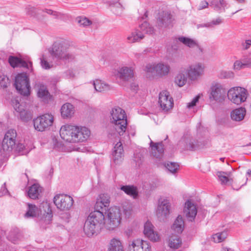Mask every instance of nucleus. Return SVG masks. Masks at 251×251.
Returning <instances> with one entry per match:
<instances>
[{"label": "nucleus", "mask_w": 251, "mask_h": 251, "mask_svg": "<svg viewBox=\"0 0 251 251\" xmlns=\"http://www.w3.org/2000/svg\"><path fill=\"white\" fill-rule=\"evenodd\" d=\"M101 229V228L99 227V226H98L87 219L84 225L83 230L87 236L91 237L93 235H97Z\"/></svg>", "instance_id": "nucleus-25"}, {"label": "nucleus", "mask_w": 251, "mask_h": 251, "mask_svg": "<svg viewBox=\"0 0 251 251\" xmlns=\"http://www.w3.org/2000/svg\"><path fill=\"white\" fill-rule=\"evenodd\" d=\"M151 250L149 242L140 239L133 240L128 245V251H151Z\"/></svg>", "instance_id": "nucleus-16"}, {"label": "nucleus", "mask_w": 251, "mask_h": 251, "mask_svg": "<svg viewBox=\"0 0 251 251\" xmlns=\"http://www.w3.org/2000/svg\"><path fill=\"white\" fill-rule=\"evenodd\" d=\"M246 114V111L245 108L241 107L232 111L230 113V117L233 121L240 122L244 119Z\"/></svg>", "instance_id": "nucleus-34"}, {"label": "nucleus", "mask_w": 251, "mask_h": 251, "mask_svg": "<svg viewBox=\"0 0 251 251\" xmlns=\"http://www.w3.org/2000/svg\"><path fill=\"white\" fill-rule=\"evenodd\" d=\"M178 147L182 150H194L197 148L195 141L190 137L182 138L178 143Z\"/></svg>", "instance_id": "nucleus-26"}, {"label": "nucleus", "mask_w": 251, "mask_h": 251, "mask_svg": "<svg viewBox=\"0 0 251 251\" xmlns=\"http://www.w3.org/2000/svg\"><path fill=\"white\" fill-rule=\"evenodd\" d=\"M187 82V77L183 73H179L175 77V82L179 87L183 86Z\"/></svg>", "instance_id": "nucleus-48"}, {"label": "nucleus", "mask_w": 251, "mask_h": 251, "mask_svg": "<svg viewBox=\"0 0 251 251\" xmlns=\"http://www.w3.org/2000/svg\"><path fill=\"white\" fill-rule=\"evenodd\" d=\"M124 212L126 217H129L132 212V207L130 205H128L126 207H124Z\"/></svg>", "instance_id": "nucleus-58"}, {"label": "nucleus", "mask_w": 251, "mask_h": 251, "mask_svg": "<svg viewBox=\"0 0 251 251\" xmlns=\"http://www.w3.org/2000/svg\"><path fill=\"white\" fill-rule=\"evenodd\" d=\"M76 143L87 141L91 135L90 130L86 126H76Z\"/></svg>", "instance_id": "nucleus-24"}, {"label": "nucleus", "mask_w": 251, "mask_h": 251, "mask_svg": "<svg viewBox=\"0 0 251 251\" xmlns=\"http://www.w3.org/2000/svg\"><path fill=\"white\" fill-rule=\"evenodd\" d=\"M24 150H27V149L26 148L25 146L22 144H18L17 146V150L19 151H24Z\"/></svg>", "instance_id": "nucleus-64"}, {"label": "nucleus", "mask_w": 251, "mask_h": 251, "mask_svg": "<svg viewBox=\"0 0 251 251\" xmlns=\"http://www.w3.org/2000/svg\"><path fill=\"white\" fill-rule=\"evenodd\" d=\"M226 91L223 86L219 83H213L210 88L209 99L211 100H215L220 102L224 100Z\"/></svg>", "instance_id": "nucleus-13"}, {"label": "nucleus", "mask_w": 251, "mask_h": 251, "mask_svg": "<svg viewBox=\"0 0 251 251\" xmlns=\"http://www.w3.org/2000/svg\"><path fill=\"white\" fill-rule=\"evenodd\" d=\"M37 97L41 100L47 101L50 97V93L47 86L40 82H36L34 86Z\"/></svg>", "instance_id": "nucleus-23"}, {"label": "nucleus", "mask_w": 251, "mask_h": 251, "mask_svg": "<svg viewBox=\"0 0 251 251\" xmlns=\"http://www.w3.org/2000/svg\"><path fill=\"white\" fill-rule=\"evenodd\" d=\"M158 104L161 109L165 112L168 111L173 108L174 100L168 91L164 90L160 92Z\"/></svg>", "instance_id": "nucleus-14"}, {"label": "nucleus", "mask_w": 251, "mask_h": 251, "mask_svg": "<svg viewBox=\"0 0 251 251\" xmlns=\"http://www.w3.org/2000/svg\"><path fill=\"white\" fill-rule=\"evenodd\" d=\"M13 107L15 111L19 114L20 119L24 122H27L31 120L32 115L31 113L25 109V106L20 104L17 100L12 101Z\"/></svg>", "instance_id": "nucleus-18"}, {"label": "nucleus", "mask_w": 251, "mask_h": 251, "mask_svg": "<svg viewBox=\"0 0 251 251\" xmlns=\"http://www.w3.org/2000/svg\"><path fill=\"white\" fill-rule=\"evenodd\" d=\"M9 84V78L4 75H0V86L3 88H6Z\"/></svg>", "instance_id": "nucleus-51"}, {"label": "nucleus", "mask_w": 251, "mask_h": 251, "mask_svg": "<svg viewBox=\"0 0 251 251\" xmlns=\"http://www.w3.org/2000/svg\"><path fill=\"white\" fill-rule=\"evenodd\" d=\"M124 157V151L121 141L115 144L112 151V160L115 164H120Z\"/></svg>", "instance_id": "nucleus-21"}, {"label": "nucleus", "mask_w": 251, "mask_h": 251, "mask_svg": "<svg viewBox=\"0 0 251 251\" xmlns=\"http://www.w3.org/2000/svg\"><path fill=\"white\" fill-rule=\"evenodd\" d=\"M120 189L133 199H136L138 197L137 188L133 185H123L121 187Z\"/></svg>", "instance_id": "nucleus-37"}, {"label": "nucleus", "mask_w": 251, "mask_h": 251, "mask_svg": "<svg viewBox=\"0 0 251 251\" xmlns=\"http://www.w3.org/2000/svg\"><path fill=\"white\" fill-rule=\"evenodd\" d=\"M181 240L178 236L172 235L169 237L168 246L170 248L174 250L177 249L181 247Z\"/></svg>", "instance_id": "nucleus-38"}, {"label": "nucleus", "mask_w": 251, "mask_h": 251, "mask_svg": "<svg viewBox=\"0 0 251 251\" xmlns=\"http://www.w3.org/2000/svg\"><path fill=\"white\" fill-rule=\"evenodd\" d=\"M87 219L101 229L103 227L106 228L105 216L102 211L95 210L92 212L88 216Z\"/></svg>", "instance_id": "nucleus-17"}, {"label": "nucleus", "mask_w": 251, "mask_h": 251, "mask_svg": "<svg viewBox=\"0 0 251 251\" xmlns=\"http://www.w3.org/2000/svg\"><path fill=\"white\" fill-rule=\"evenodd\" d=\"M70 44L64 39L56 40L50 50V55L57 60L70 61L74 58V55L69 51Z\"/></svg>", "instance_id": "nucleus-1"}, {"label": "nucleus", "mask_w": 251, "mask_h": 251, "mask_svg": "<svg viewBox=\"0 0 251 251\" xmlns=\"http://www.w3.org/2000/svg\"><path fill=\"white\" fill-rule=\"evenodd\" d=\"M108 251H124V248L121 241L117 238L112 239L109 243Z\"/></svg>", "instance_id": "nucleus-36"}, {"label": "nucleus", "mask_w": 251, "mask_h": 251, "mask_svg": "<svg viewBox=\"0 0 251 251\" xmlns=\"http://www.w3.org/2000/svg\"><path fill=\"white\" fill-rule=\"evenodd\" d=\"M8 62L10 65L13 68L17 67H23L27 69H29L32 66V63L30 62H26L17 57L12 56H10L9 57Z\"/></svg>", "instance_id": "nucleus-30"}, {"label": "nucleus", "mask_w": 251, "mask_h": 251, "mask_svg": "<svg viewBox=\"0 0 251 251\" xmlns=\"http://www.w3.org/2000/svg\"><path fill=\"white\" fill-rule=\"evenodd\" d=\"M178 41L182 43L185 46L189 48L193 49L197 46L198 41L194 39L184 36H180L178 38Z\"/></svg>", "instance_id": "nucleus-42"}, {"label": "nucleus", "mask_w": 251, "mask_h": 251, "mask_svg": "<svg viewBox=\"0 0 251 251\" xmlns=\"http://www.w3.org/2000/svg\"><path fill=\"white\" fill-rule=\"evenodd\" d=\"M15 86L19 93L25 96L30 95V86L29 78L26 74H18L15 77Z\"/></svg>", "instance_id": "nucleus-6"}, {"label": "nucleus", "mask_w": 251, "mask_h": 251, "mask_svg": "<svg viewBox=\"0 0 251 251\" xmlns=\"http://www.w3.org/2000/svg\"><path fill=\"white\" fill-rule=\"evenodd\" d=\"M171 204L166 197L160 198L158 201L156 215L160 220H164L170 214Z\"/></svg>", "instance_id": "nucleus-10"}, {"label": "nucleus", "mask_w": 251, "mask_h": 251, "mask_svg": "<svg viewBox=\"0 0 251 251\" xmlns=\"http://www.w3.org/2000/svg\"><path fill=\"white\" fill-rule=\"evenodd\" d=\"M229 174L224 172H218L217 176L222 184L230 185L232 183V179L228 177Z\"/></svg>", "instance_id": "nucleus-45"}, {"label": "nucleus", "mask_w": 251, "mask_h": 251, "mask_svg": "<svg viewBox=\"0 0 251 251\" xmlns=\"http://www.w3.org/2000/svg\"><path fill=\"white\" fill-rule=\"evenodd\" d=\"M61 114L63 118H71L75 113V107L71 103L67 102L61 108Z\"/></svg>", "instance_id": "nucleus-31"}, {"label": "nucleus", "mask_w": 251, "mask_h": 251, "mask_svg": "<svg viewBox=\"0 0 251 251\" xmlns=\"http://www.w3.org/2000/svg\"><path fill=\"white\" fill-rule=\"evenodd\" d=\"M248 95L247 91L241 87L230 88L227 93L228 99L236 104H240L246 101Z\"/></svg>", "instance_id": "nucleus-7"}, {"label": "nucleus", "mask_w": 251, "mask_h": 251, "mask_svg": "<svg viewBox=\"0 0 251 251\" xmlns=\"http://www.w3.org/2000/svg\"><path fill=\"white\" fill-rule=\"evenodd\" d=\"M106 218L105 219L106 228L112 230L117 227L121 220V213L120 209L116 207L110 208L106 213Z\"/></svg>", "instance_id": "nucleus-4"}, {"label": "nucleus", "mask_w": 251, "mask_h": 251, "mask_svg": "<svg viewBox=\"0 0 251 251\" xmlns=\"http://www.w3.org/2000/svg\"><path fill=\"white\" fill-rule=\"evenodd\" d=\"M21 238V234L18 229L11 230L7 236V239L11 242L16 244Z\"/></svg>", "instance_id": "nucleus-44"}, {"label": "nucleus", "mask_w": 251, "mask_h": 251, "mask_svg": "<svg viewBox=\"0 0 251 251\" xmlns=\"http://www.w3.org/2000/svg\"><path fill=\"white\" fill-rule=\"evenodd\" d=\"M53 144L54 148L60 149L62 147V144L58 142L56 139H53Z\"/></svg>", "instance_id": "nucleus-62"}, {"label": "nucleus", "mask_w": 251, "mask_h": 251, "mask_svg": "<svg viewBox=\"0 0 251 251\" xmlns=\"http://www.w3.org/2000/svg\"><path fill=\"white\" fill-rule=\"evenodd\" d=\"M227 236L226 231H223L217 233L213 236V239L215 242L220 243L225 240Z\"/></svg>", "instance_id": "nucleus-49"}, {"label": "nucleus", "mask_w": 251, "mask_h": 251, "mask_svg": "<svg viewBox=\"0 0 251 251\" xmlns=\"http://www.w3.org/2000/svg\"><path fill=\"white\" fill-rule=\"evenodd\" d=\"M200 96V95H198L196 96L191 102L187 103V107L189 108H191L193 107L194 106L196 105V103L199 101Z\"/></svg>", "instance_id": "nucleus-55"}, {"label": "nucleus", "mask_w": 251, "mask_h": 251, "mask_svg": "<svg viewBox=\"0 0 251 251\" xmlns=\"http://www.w3.org/2000/svg\"><path fill=\"white\" fill-rule=\"evenodd\" d=\"M208 5L209 3L207 1L205 0H201L198 4L197 9L198 10H201L205 9L208 7Z\"/></svg>", "instance_id": "nucleus-54"}, {"label": "nucleus", "mask_w": 251, "mask_h": 251, "mask_svg": "<svg viewBox=\"0 0 251 251\" xmlns=\"http://www.w3.org/2000/svg\"><path fill=\"white\" fill-rule=\"evenodd\" d=\"M26 212L24 215L25 218H33L42 213L41 208H38L35 204L27 203Z\"/></svg>", "instance_id": "nucleus-29"}, {"label": "nucleus", "mask_w": 251, "mask_h": 251, "mask_svg": "<svg viewBox=\"0 0 251 251\" xmlns=\"http://www.w3.org/2000/svg\"><path fill=\"white\" fill-rule=\"evenodd\" d=\"M205 67L201 62H196L190 65L186 69V74L191 82L198 81L204 74Z\"/></svg>", "instance_id": "nucleus-5"}, {"label": "nucleus", "mask_w": 251, "mask_h": 251, "mask_svg": "<svg viewBox=\"0 0 251 251\" xmlns=\"http://www.w3.org/2000/svg\"><path fill=\"white\" fill-rule=\"evenodd\" d=\"M45 12L49 15H52L56 18H58L61 15V13L56 11H54L51 9H46Z\"/></svg>", "instance_id": "nucleus-59"}, {"label": "nucleus", "mask_w": 251, "mask_h": 251, "mask_svg": "<svg viewBox=\"0 0 251 251\" xmlns=\"http://www.w3.org/2000/svg\"><path fill=\"white\" fill-rule=\"evenodd\" d=\"M98 200L101 201L103 203L106 204L107 206H109L110 203V197L108 195L105 194H100Z\"/></svg>", "instance_id": "nucleus-52"}, {"label": "nucleus", "mask_w": 251, "mask_h": 251, "mask_svg": "<svg viewBox=\"0 0 251 251\" xmlns=\"http://www.w3.org/2000/svg\"><path fill=\"white\" fill-rule=\"evenodd\" d=\"M144 71L148 75L162 77L168 75L170 71V65L164 62H158L147 64Z\"/></svg>", "instance_id": "nucleus-3"}, {"label": "nucleus", "mask_w": 251, "mask_h": 251, "mask_svg": "<svg viewBox=\"0 0 251 251\" xmlns=\"http://www.w3.org/2000/svg\"><path fill=\"white\" fill-rule=\"evenodd\" d=\"M140 31L145 35V34H152L154 32L153 27L147 22H144L139 27Z\"/></svg>", "instance_id": "nucleus-43"}, {"label": "nucleus", "mask_w": 251, "mask_h": 251, "mask_svg": "<svg viewBox=\"0 0 251 251\" xmlns=\"http://www.w3.org/2000/svg\"><path fill=\"white\" fill-rule=\"evenodd\" d=\"M76 126L65 125L60 129V135L64 141L69 143H76Z\"/></svg>", "instance_id": "nucleus-11"}, {"label": "nucleus", "mask_w": 251, "mask_h": 251, "mask_svg": "<svg viewBox=\"0 0 251 251\" xmlns=\"http://www.w3.org/2000/svg\"><path fill=\"white\" fill-rule=\"evenodd\" d=\"M16 137L15 130L10 129L6 131L2 143V149L4 151H10L15 147Z\"/></svg>", "instance_id": "nucleus-12"}, {"label": "nucleus", "mask_w": 251, "mask_h": 251, "mask_svg": "<svg viewBox=\"0 0 251 251\" xmlns=\"http://www.w3.org/2000/svg\"><path fill=\"white\" fill-rule=\"evenodd\" d=\"M53 121L54 118L51 114L38 116L33 120L34 128L39 131H45L52 125Z\"/></svg>", "instance_id": "nucleus-8"}, {"label": "nucleus", "mask_w": 251, "mask_h": 251, "mask_svg": "<svg viewBox=\"0 0 251 251\" xmlns=\"http://www.w3.org/2000/svg\"><path fill=\"white\" fill-rule=\"evenodd\" d=\"M110 114V123L113 129L120 136L123 135L126 131L127 125L125 111L117 107L112 108Z\"/></svg>", "instance_id": "nucleus-2"}, {"label": "nucleus", "mask_w": 251, "mask_h": 251, "mask_svg": "<svg viewBox=\"0 0 251 251\" xmlns=\"http://www.w3.org/2000/svg\"><path fill=\"white\" fill-rule=\"evenodd\" d=\"M168 171L172 174H176L179 169V165L178 163L172 162H169L165 165Z\"/></svg>", "instance_id": "nucleus-47"}, {"label": "nucleus", "mask_w": 251, "mask_h": 251, "mask_svg": "<svg viewBox=\"0 0 251 251\" xmlns=\"http://www.w3.org/2000/svg\"><path fill=\"white\" fill-rule=\"evenodd\" d=\"M43 207L45 208V212L46 215L44 214L43 218L41 220V224L44 226V225H48L52 221V214L51 210L50 208L49 205L47 203H42Z\"/></svg>", "instance_id": "nucleus-33"}, {"label": "nucleus", "mask_w": 251, "mask_h": 251, "mask_svg": "<svg viewBox=\"0 0 251 251\" xmlns=\"http://www.w3.org/2000/svg\"><path fill=\"white\" fill-rule=\"evenodd\" d=\"M184 223L181 216H178L175 221L172 228L177 233H181L184 229Z\"/></svg>", "instance_id": "nucleus-39"}, {"label": "nucleus", "mask_w": 251, "mask_h": 251, "mask_svg": "<svg viewBox=\"0 0 251 251\" xmlns=\"http://www.w3.org/2000/svg\"><path fill=\"white\" fill-rule=\"evenodd\" d=\"M77 22L80 25L83 26H87L92 24V22L88 18L84 17H80L78 18Z\"/></svg>", "instance_id": "nucleus-50"}, {"label": "nucleus", "mask_w": 251, "mask_h": 251, "mask_svg": "<svg viewBox=\"0 0 251 251\" xmlns=\"http://www.w3.org/2000/svg\"><path fill=\"white\" fill-rule=\"evenodd\" d=\"M53 202L61 211L69 210L73 206L74 200L72 197L65 194H57L54 197Z\"/></svg>", "instance_id": "nucleus-9"}, {"label": "nucleus", "mask_w": 251, "mask_h": 251, "mask_svg": "<svg viewBox=\"0 0 251 251\" xmlns=\"http://www.w3.org/2000/svg\"><path fill=\"white\" fill-rule=\"evenodd\" d=\"M130 88L133 92H137L138 90V84L135 82H132L130 84Z\"/></svg>", "instance_id": "nucleus-61"}, {"label": "nucleus", "mask_w": 251, "mask_h": 251, "mask_svg": "<svg viewBox=\"0 0 251 251\" xmlns=\"http://www.w3.org/2000/svg\"><path fill=\"white\" fill-rule=\"evenodd\" d=\"M246 65L243 64L240 61H236L234 63V69L235 70H240L244 67Z\"/></svg>", "instance_id": "nucleus-60"}, {"label": "nucleus", "mask_w": 251, "mask_h": 251, "mask_svg": "<svg viewBox=\"0 0 251 251\" xmlns=\"http://www.w3.org/2000/svg\"><path fill=\"white\" fill-rule=\"evenodd\" d=\"M92 84L95 91L98 92L107 91L110 89V87L108 84L99 79L93 80Z\"/></svg>", "instance_id": "nucleus-35"}, {"label": "nucleus", "mask_w": 251, "mask_h": 251, "mask_svg": "<svg viewBox=\"0 0 251 251\" xmlns=\"http://www.w3.org/2000/svg\"><path fill=\"white\" fill-rule=\"evenodd\" d=\"M173 19L170 12L163 11L159 14L156 25L159 28H165L171 25Z\"/></svg>", "instance_id": "nucleus-19"}, {"label": "nucleus", "mask_w": 251, "mask_h": 251, "mask_svg": "<svg viewBox=\"0 0 251 251\" xmlns=\"http://www.w3.org/2000/svg\"><path fill=\"white\" fill-rule=\"evenodd\" d=\"M50 56L43 55L40 58L42 67L46 70H49L53 67L52 63L50 61Z\"/></svg>", "instance_id": "nucleus-46"}, {"label": "nucleus", "mask_w": 251, "mask_h": 251, "mask_svg": "<svg viewBox=\"0 0 251 251\" xmlns=\"http://www.w3.org/2000/svg\"><path fill=\"white\" fill-rule=\"evenodd\" d=\"M41 190V187L38 184H34L29 187L28 196L31 199H36L38 198Z\"/></svg>", "instance_id": "nucleus-40"}, {"label": "nucleus", "mask_w": 251, "mask_h": 251, "mask_svg": "<svg viewBox=\"0 0 251 251\" xmlns=\"http://www.w3.org/2000/svg\"><path fill=\"white\" fill-rule=\"evenodd\" d=\"M119 0H114V1H113L111 0L108 2V5L113 7V12L117 15H120L124 10V7L119 2Z\"/></svg>", "instance_id": "nucleus-41"}, {"label": "nucleus", "mask_w": 251, "mask_h": 251, "mask_svg": "<svg viewBox=\"0 0 251 251\" xmlns=\"http://www.w3.org/2000/svg\"><path fill=\"white\" fill-rule=\"evenodd\" d=\"M251 46V40H247L241 43L242 49L244 50H248Z\"/></svg>", "instance_id": "nucleus-57"}, {"label": "nucleus", "mask_w": 251, "mask_h": 251, "mask_svg": "<svg viewBox=\"0 0 251 251\" xmlns=\"http://www.w3.org/2000/svg\"><path fill=\"white\" fill-rule=\"evenodd\" d=\"M144 234L151 241L158 242L160 240L159 234L154 230V226L150 222L147 221L145 223Z\"/></svg>", "instance_id": "nucleus-20"}, {"label": "nucleus", "mask_w": 251, "mask_h": 251, "mask_svg": "<svg viewBox=\"0 0 251 251\" xmlns=\"http://www.w3.org/2000/svg\"><path fill=\"white\" fill-rule=\"evenodd\" d=\"M222 22H223L222 19H221L220 18H218L215 20H213L210 23L212 24V27L213 25H219L221 24Z\"/></svg>", "instance_id": "nucleus-63"}, {"label": "nucleus", "mask_w": 251, "mask_h": 251, "mask_svg": "<svg viewBox=\"0 0 251 251\" xmlns=\"http://www.w3.org/2000/svg\"><path fill=\"white\" fill-rule=\"evenodd\" d=\"M227 5L228 3L226 0H211L210 2V6L219 12L225 11Z\"/></svg>", "instance_id": "nucleus-32"}, {"label": "nucleus", "mask_w": 251, "mask_h": 251, "mask_svg": "<svg viewBox=\"0 0 251 251\" xmlns=\"http://www.w3.org/2000/svg\"><path fill=\"white\" fill-rule=\"evenodd\" d=\"M116 76L123 82L132 79L134 76V70L132 67L122 66L117 70Z\"/></svg>", "instance_id": "nucleus-15"}, {"label": "nucleus", "mask_w": 251, "mask_h": 251, "mask_svg": "<svg viewBox=\"0 0 251 251\" xmlns=\"http://www.w3.org/2000/svg\"><path fill=\"white\" fill-rule=\"evenodd\" d=\"M193 49L194 50L195 53L197 55L200 56L202 55L203 52V49L198 43L197 44V46H196V47H194Z\"/></svg>", "instance_id": "nucleus-56"}, {"label": "nucleus", "mask_w": 251, "mask_h": 251, "mask_svg": "<svg viewBox=\"0 0 251 251\" xmlns=\"http://www.w3.org/2000/svg\"><path fill=\"white\" fill-rule=\"evenodd\" d=\"M183 212L189 221H193L197 213L196 205L191 200H187L185 203Z\"/></svg>", "instance_id": "nucleus-22"}, {"label": "nucleus", "mask_w": 251, "mask_h": 251, "mask_svg": "<svg viewBox=\"0 0 251 251\" xmlns=\"http://www.w3.org/2000/svg\"><path fill=\"white\" fill-rule=\"evenodd\" d=\"M144 37L142 31L139 28H135L127 35L126 40L128 43H134L140 42Z\"/></svg>", "instance_id": "nucleus-28"}, {"label": "nucleus", "mask_w": 251, "mask_h": 251, "mask_svg": "<svg viewBox=\"0 0 251 251\" xmlns=\"http://www.w3.org/2000/svg\"><path fill=\"white\" fill-rule=\"evenodd\" d=\"M108 207L106 204L103 203L101 201L99 200H97L95 206V208L96 210H99V211H102L103 208H106Z\"/></svg>", "instance_id": "nucleus-53"}, {"label": "nucleus", "mask_w": 251, "mask_h": 251, "mask_svg": "<svg viewBox=\"0 0 251 251\" xmlns=\"http://www.w3.org/2000/svg\"><path fill=\"white\" fill-rule=\"evenodd\" d=\"M150 147L152 156L156 158H161L163 156L164 148L162 143H154L151 140Z\"/></svg>", "instance_id": "nucleus-27"}]
</instances>
